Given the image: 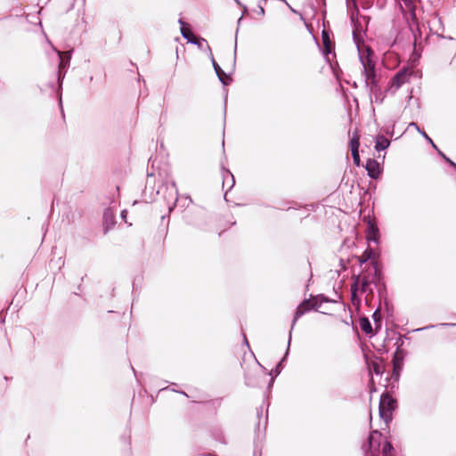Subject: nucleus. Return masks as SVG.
<instances>
[{
	"label": "nucleus",
	"mask_w": 456,
	"mask_h": 456,
	"mask_svg": "<svg viewBox=\"0 0 456 456\" xmlns=\"http://www.w3.org/2000/svg\"><path fill=\"white\" fill-rule=\"evenodd\" d=\"M372 54V51L370 48H366L365 52H360V61L362 65L365 86L369 89L370 100L376 103H381L384 96L378 86Z\"/></svg>",
	"instance_id": "obj_1"
},
{
	"label": "nucleus",
	"mask_w": 456,
	"mask_h": 456,
	"mask_svg": "<svg viewBox=\"0 0 456 456\" xmlns=\"http://www.w3.org/2000/svg\"><path fill=\"white\" fill-rule=\"evenodd\" d=\"M376 280V271L373 273H364L354 277V283L351 285L352 303L354 305L359 307L361 299L357 296L358 291L365 294V302L370 303L373 294L372 284Z\"/></svg>",
	"instance_id": "obj_2"
},
{
	"label": "nucleus",
	"mask_w": 456,
	"mask_h": 456,
	"mask_svg": "<svg viewBox=\"0 0 456 456\" xmlns=\"http://www.w3.org/2000/svg\"><path fill=\"white\" fill-rule=\"evenodd\" d=\"M395 407V400L387 394H384L380 397L379 415L387 422L391 418V411Z\"/></svg>",
	"instance_id": "obj_3"
},
{
	"label": "nucleus",
	"mask_w": 456,
	"mask_h": 456,
	"mask_svg": "<svg viewBox=\"0 0 456 456\" xmlns=\"http://www.w3.org/2000/svg\"><path fill=\"white\" fill-rule=\"evenodd\" d=\"M312 307H314V304L309 301V300H305L304 302H302L298 307L297 308V311L295 313V316H294V320H293V322H292V327L291 329H293L296 322L306 312H308ZM290 341H291V331H289V341H288V348H287V351H286V354H285V357L288 355L289 354V345H290Z\"/></svg>",
	"instance_id": "obj_4"
},
{
	"label": "nucleus",
	"mask_w": 456,
	"mask_h": 456,
	"mask_svg": "<svg viewBox=\"0 0 456 456\" xmlns=\"http://www.w3.org/2000/svg\"><path fill=\"white\" fill-rule=\"evenodd\" d=\"M409 77L410 72L408 69H404L399 71L391 80L388 91L393 94L395 93L404 83L408 81Z\"/></svg>",
	"instance_id": "obj_5"
},
{
	"label": "nucleus",
	"mask_w": 456,
	"mask_h": 456,
	"mask_svg": "<svg viewBox=\"0 0 456 456\" xmlns=\"http://www.w3.org/2000/svg\"><path fill=\"white\" fill-rule=\"evenodd\" d=\"M179 24L181 26V34L189 43L193 45H198L200 46V40L196 38L193 33L191 31L187 23H185L182 19L179 20Z\"/></svg>",
	"instance_id": "obj_6"
},
{
	"label": "nucleus",
	"mask_w": 456,
	"mask_h": 456,
	"mask_svg": "<svg viewBox=\"0 0 456 456\" xmlns=\"http://www.w3.org/2000/svg\"><path fill=\"white\" fill-rule=\"evenodd\" d=\"M379 239V228L370 219H368L367 229H366V240L369 242L373 241L375 243H378Z\"/></svg>",
	"instance_id": "obj_7"
},
{
	"label": "nucleus",
	"mask_w": 456,
	"mask_h": 456,
	"mask_svg": "<svg viewBox=\"0 0 456 456\" xmlns=\"http://www.w3.org/2000/svg\"><path fill=\"white\" fill-rule=\"evenodd\" d=\"M368 174L372 178H377L380 174L379 165L376 160L369 159L366 163Z\"/></svg>",
	"instance_id": "obj_8"
},
{
	"label": "nucleus",
	"mask_w": 456,
	"mask_h": 456,
	"mask_svg": "<svg viewBox=\"0 0 456 456\" xmlns=\"http://www.w3.org/2000/svg\"><path fill=\"white\" fill-rule=\"evenodd\" d=\"M381 434L378 431H374L369 437V448L370 450L377 451L379 447Z\"/></svg>",
	"instance_id": "obj_9"
},
{
	"label": "nucleus",
	"mask_w": 456,
	"mask_h": 456,
	"mask_svg": "<svg viewBox=\"0 0 456 456\" xmlns=\"http://www.w3.org/2000/svg\"><path fill=\"white\" fill-rule=\"evenodd\" d=\"M55 51L58 53V56L60 58V64H59L60 69H64V68L68 67L69 64V60L71 58V53L70 52L62 53V52H60L57 50H55Z\"/></svg>",
	"instance_id": "obj_10"
},
{
	"label": "nucleus",
	"mask_w": 456,
	"mask_h": 456,
	"mask_svg": "<svg viewBox=\"0 0 456 456\" xmlns=\"http://www.w3.org/2000/svg\"><path fill=\"white\" fill-rule=\"evenodd\" d=\"M390 142L383 135H379L376 138L375 149L377 151H383L388 148Z\"/></svg>",
	"instance_id": "obj_11"
},
{
	"label": "nucleus",
	"mask_w": 456,
	"mask_h": 456,
	"mask_svg": "<svg viewBox=\"0 0 456 456\" xmlns=\"http://www.w3.org/2000/svg\"><path fill=\"white\" fill-rule=\"evenodd\" d=\"M360 327L367 334H370L372 332L371 324L367 318H362L360 320Z\"/></svg>",
	"instance_id": "obj_12"
},
{
	"label": "nucleus",
	"mask_w": 456,
	"mask_h": 456,
	"mask_svg": "<svg viewBox=\"0 0 456 456\" xmlns=\"http://www.w3.org/2000/svg\"><path fill=\"white\" fill-rule=\"evenodd\" d=\"M393 446L389 442H385L382 448L383 456H392Z\"/></svg>",
	"instance_id": "obj_13"
},
{
	"label": "nucleus",
	"mask_w": 456,
	"mask_h": 456,
	"mask_svg": "<svg viewBox=\"0 0 456 456\" xmlns=\"http://www.w3.org/2000/svg\"><path fill=\"white\" fill-rule=\"evenodd\" d=\"M351 150L359 149V136L355 134L350 140Z\"/></svg>",
	"instance_id": "obj_14"
},
{
	"label": "nucleus",
	"mask_w": 456,
	"mask_h": 456,
	"mask_svg": "<svg viewBox=\"0 0 456 456\" xmlns=\"http://www.w3.org/2000/svg\"><path fill=\"white\" fill-rule=\"evenodd\" d=\"M370 371H373L375 372L376 374H381L383 370H382V366L379 365V363L377 362H373L370 366Z\"/></svg>",
	"instance_id": "obj_15"
},
{
	"label": "nucleus",
	"mask_w": 456,
	"mask_h": 456,
	"mask_svg": "<svg viewBox=\"0 0 456 456\" xmlns=\"http://www.w3.org/2000/svg\"><path fill=\"white\" fill-rule=\"evenodd\" d=\"M420 134L433 146V148L437 150V147L434 143L433 140L424 131L420 132Z\"/></svg>",
	"instance_id": "obj_16"
},
{
	"label": "nucleus",
	"mask_w": 456,
	"mask_h": 456,
	"mask_svg": "<svg viewBox=\"0 0 456 456\" xmlns=\"http://www.w3.org/2000/svg\"><path fill=\"white\" fill-rule=\"evenodd\" d=\"M220 81L224 84V85H226L227 82L224 80V77H225V74L224 72L221 69V70H218V73H216Z\"/></svg>",
	"instance_id": "obj_17"
},
{
	"label": "nucleus",
	"mask_w": 456,
	"mask_h": 456,
	"mask_svg": "<svg viewBox=\"0 0 456 456\" xmlns=\"http://www.w3.org/2000/svg\"><path fill=\"white\" fill-rule=\"evenodd\" d=\"M372 256V251L370 249H367L364 254H363V259L362 260V262H365L367 261L368 259H370Z\"/></svg>",
	"instance_id": "obj_18"
},
{
	"label": "nucleus",
	"mask_w": 456,
	"mask_h": 456,
	"mask_svg": "<svg viewBox=\"0 0 456 456\" xmlns=\"http://www.w3.org/2000/svg\"><path fill=\"white\" fill-rule=\"evenodd\" d=\"M282 361H283V360H281V361L277 364V366L275 367V369L272 370V373H274L276 376H277V375H279V373L281 372V370Z\"/></svg>",
	"instance_id": "obj_19"
},
{
	"label": "nucleus",
	"mask_w": 456,
	"mask_h": 456,
	"mask_svg": "<svg viewBox=\"0 0 456 456\" xmlns=\"http://www.w3.org/2000/svg\"><path fill=\"white\" fill-rule=\"evenodd\" d=\"M323 43L325 45V54H328L330 53V46L328 45V39L326 37H323Z\"/></svg>",
	"instance_id": "obj_20"
},
{
	"label": "nucleus",
	"mask_w": 456,
	"mask_h": 456,
	"mask_svg": "<svg viewBox=\"0 0 456 456\" xmlns=\"http://www.w3.org/2000/svg\"><path fill=\"white\" fill-rule=\"evenodd\" d=\"M409 126L413 127V129H416L419 134L422 132V130H420L418 125L414 122L410 123Z\"/></svg>",
	"instance_id": "obj_21"
},
{
	"label": "nucleus",
	"mask_w": 456,
	"mask_h": 456,
	"mask_svg": "<svg viewBox=\"0 0 456 456\" xmlns=\"http://www.w3.org/2000/svg\"><path fill=\"white\" fill-rule=\"evenodd\" d=\"M212 62H213V66L215 68L216 72L218 73V70H221V68L214 60H212Z\"/></svg>",
	"instance_id": "obj_22"
},
{
	"label": "nucleus",
	"mask_w": 456,
	"mask_h": 456,
	"mask_svg": "<svg viewBox=\"0 0 456 456\" xmlns=\"http://www.w3.org/2000/svg\"><path fill=\"white\" fill-rule=\"evenodd\" d=\"M354 159V163L356 165V166H359L360 165V156H354L353 157Z\"/></svg>",
	"instance_id": "obj_23"
},
{
	"label": "nucleus",
	"mask_w": 456,
	"mask_h": 456,
	"mask_svg": "<svg viewBox=\"0 0 456 456\" xmlns=\"http://www.w3.org/2000/svg\"><path fill=\"white\" fill-rule=\"evenodd\" d=\"M393 362H394L395 368H396L398 362H399V359L397 358V354H395Z\"/></svg>",
	"instance_id": "obj_24"
},
{
	"label": "nucleus",
	"mask_w": 456,
	"mask_h": 456,
	"mask_svg": "<svg viewBox=\"0 0 456 456\" xmlns=\"http://www.w3.org/2000/svg\"><path fill=\"white\" fill-rule=\"evenodd\" d=\"M351 152H352V156H353V157H354V156H358V155H359V151H358V149L351 150Z\"/></svg>",
	"instance_id": "obj_25"
},
{
	"label": "nucleus",
	"mask_w": 456,
	"mask_h": 456,
	"mask_svg": "<svg viewBox=\"0 0 456 456\" xmlns=\"http://www.w3.org/2000/svg\"><path fill=\"white\" fill-rule=\"evenodd\" d=\"M396 1L399 3L403 2L406 6H409L411 4V0H396Z\"/></svg>",
	"instance_id": "obj_26"
},
{
	"label": "nucleus",
	"mask_w": 456,
	"mask_h": 456,
	"mask_svg": "<svg viewBox=\"0 0 456 456\" xmlns=\"http://www.w3.org/2000/svg\"><path fill=\"white\" fill-rule=\"evenodd\" d=\"M445 159L446 161H448L452 166H453L454 167H456V164L453 163L452 160H450L449 159L445 158V156H444L441 152H439Z\"/></svg>",
	"instance_id": "obj_27"
},
{
	"label": "nucleus",
	"mask_w": 456,
	"mask_h": 456,
	"mask_svg": "<svg viewBox=\"0 0 456 456\" xmlns=\"http://www.w3.org/2000/svg\"><path fill=\"white\" fill-rule=\"evenodd\" d=\"M112 217V214L110 213V210L106 211L105 214H104V217L105 218H108V217Z\"/></svg>",
	"instance_id": "obj_28"
},
{
	"label": "nucleus",
	"mask_w": 456,
	"mask_h": 456,
	"mask_svg": "<svg viewBox=\"0 0 456 456\" xmlns=\"http://www.w3.org/2000/svg\"><path fill=\"white\" fill-rule=\"evenodd\" d=\"M126 214H127L126 210H123V211L121 212V217H122V219H124L125 221H126Z\"/></svg>",
	"instance_id": "obj_29"
},
{
	"label": "nucleus",
	"mask_w": 456,
	"mask_h": 456,
	"mask_svg": "<svg viewBox=\"0 0 456 456\" xmlns=\"http://www.w3.org/2000/svg\"><path fill=\"white\" fill-rule=\"evenodd\" d=\"M172 187L174 188L175 193L177 192V189H176V185H175V183H172Z\"/></svg>",
	"instance_id": "obj_30"
},
{
	"label": "nucleus",
	"mask_w": 456,
	"mask_h": 456,
	"mask_svg": "<svg viewBox=\"0 0 456 456\" xmlns=\"http://www.w3.org/2000/svg\"><path fill=\"white\" fill-rule=\"evenodd\" d=\"M260 13L261 15L265 14V9L263 7H260Z\"/></svg>",
	"instance_id": "obj_31"
},
{
	"label": "nucleus",
	"mask_w": 456,
	"mask_h": 456,
	"mask_svg": "<svg viewBox=\"0 0 456 456\" xmlns=\"http://www.w3.org/2000/svg\"><path fill=\"white\" fill-rule=\"evenodd\" d=\"M378 314H378V311H376V312L374 313V314H373V317H374L375 319H376V318H378Z\"/></svg>",
	"instance_id": "obj_32"
},
{
	"label": "nucleus",
	"mask_w": 456,
	"mask_h": 456,
	"mask_svg": "<svg viewBox=\"0 0 456 456\" xmlns=\"http://www.w3.org/2000/svg\"><path fill=\"white\" fill-rule=\"evenodd\" d=\"M235 1H236V3H237L238 4L241 5V4L239 2V0H235Z\"/></svg>",
	"instance_id": "obj_33"
},
{
	"label": "nucleus",
	"mask_w": 456,
	"mask_h": 456,
	"mask_svg": "<svg viewBox=\"0 0 456 456\" xmlns=\"http://www.w3.org/2000/svg\"><path fill=\"white\" fill-rule=\"evenodd\" d=\"M450 325H451V326H454L455 324H453V323H451Z\"/></svg>",
	"instance_id": "obj_34"
}]
</instances>
